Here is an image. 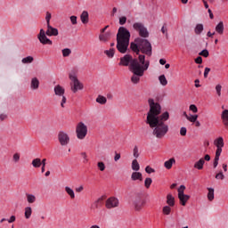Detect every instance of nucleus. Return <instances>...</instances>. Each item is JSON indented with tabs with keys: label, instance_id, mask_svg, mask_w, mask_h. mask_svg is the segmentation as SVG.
<instances>
[{
	"label": "nucleus",
	"instance_id": "f257e3e1",
	"mask_svg": "<svg viewBox=\"0 0 228 228\" xmlns=\"http://www.w3.org/2000/svg\"><path fill=\"white\" fill-rule=\"evenodd\" d=\"M170 118L169 115H148L146 124L153 130L156 138H163L168 133V125L165 124Z\"/></svg>",
	"mask_w": 228,
	"mask_h": 228
},
{
	"label": "nucleus",
	"instance_id": "f03ea898",
	"mask_svg": "<svg viewBox=\"0 0 228 228\" xmlns=\"http://www.w3.org/2000/svg\"><path fill=\"white\" fill-rule=\"evenodd\" d=\"M138 60L140 62L134 61L130 66V72L133 74L131 77L133 85L140 83V77H143L145 71L149 70L151 65L150 61H145V55H139Z\"/></svg>",
	"mask_w": 228,
	"mask_h": 228
},
{
	"label": "nucleus",
	"instance_id": "7ed1b4c3",
	"mask_svg": "<svg viewBox=\"0 0 228 228\" xmlns=\"http://www.w3.org/2000/svg\"><path fill=\"white\" fill-rule=\"evenodd\" d=\"M130 49L138 56H152V44L151 41L142 37H136L134 42L130 44Z\"/></svg>",
	"mask_w": 228,
	"mask_h": 228
},
{
	"label": "nucleus",
	"instance_id": "20e7f679",
	"mask_svg": "<svg viewBox=\"0 0 228 228\" xmlns=\"http://www.w3.org/2000/svg\"><path fill=\"white\" fill-rule=\"evenodd\" d=\"M69 77L71 81L70 86L73 94H76L77 90H83L84 88L83 83H81L79 79H77V74L76 73V71L74 70L70 71L69 74Z\"/></svg>",
	"mask_w": 228,
	"mask_h": 228
},
{
	"label": "nucleus",
	"instance_id": "39448f33",
	"mask_svg": "<svg viewBox=\"0 0 228 228\" xmlns=\"http://www.w3.org/2000/svg\"><path fill=\"white\" fill-rule=\"evenodd\" d=\"M54 94L57 95V101L61 102V108H65V103L67 102V97H65V88L61 86L57 85L54 86Z\"/></svg>",
	"mask_w": 228,
	"mask_h": 228
},
{
	"label": "nucleus",
	"instance_id": "423d86ee",
	"mask_svg": "<svg viewBox=\"0 0 228 228\" xmlns=\"http://www.w3.org/2000/svg\"><path fill=\"white\" fill-rule=\"evenodd\" d=\"M76 134L78 140H85L86 134H88V126L83 122L77 123L76 126Z\"/></svg>",
	"mask_w": 228,
	"mask_h": 228
},
{
	"label": "nucleus",
	"instance_id": "0eeeda50",
	"mask_svg": "<svg viewBox=\"0 0 228 228\" xmlns=\"http://www.w3.org/2000/svg\"><path fill=\"white\" fill-rule=\"evenodd\" d=\"M134 61H136V63L142 64L139 59H134L133 58V55L126 54L124 57L120 58L118 65L121 67H129V70H131V65H133Z\"/></svg>",
	"mask_w": 228,
	"mask_h": 228
},
{
	"label": "nucleus",
	"instance_id": "6e6552de",
	"mask_svg": "<svg viewBox=\"0 0 228 228\" xmlns=\"http://www.w3.org/2000/svg\"><path fill=\"white\" fill-rule=\"evenodd\" d=\"M133 28L138 31L140 38H149V30L145 28V25L142 22H134Z\"/></svg>",
	"mask_w": 228,
	"mask_h": 228
},
{
	"label": "nucleus",
	"instance_id": "1a4fd4ad",
	"mask_svg": "<svg viewBox=\"0 0 228 228\" xmlns=\"http://www.w3.org/2000/svg\"><path fill=\"white\" fill-rule=\"evenodd\" d=\"M131 38V32H129L125 27H120L117 34V41L129 43Z\"/></svg>",
	"mask_w": 228,
	"mask_h": 228
},
{
	"label": "nucleus",
	"instance_id": "9d476101",
	"mask_svg": "<svg viewBox=\"0 0 228 228\" xmlns=\"http://www.w3.org/2000/svg\"><path fill=\"white\" fill-rule=\"evenodd\" d=\"M148 104L150 106V110L147 115H159V113H161V105H159L158 102H155L154 99H149Z\"/></svg>",
	"mask_w": 228,
	"mask_h": 228
},
{
	"label": "nucleus",
	"instance_id": "9b49d317",
	"mask_svg": "<svg viewBox=\"0 0 228 228\" xmlns=\"http://www.w3.org/2000/svg\"><path fill=\"white\" fill-rule=\"evenodd\" d=\"M133 204L135 211H142V209L145 208V205L147 204V200H144L143 196L137 195L135 196Z\"/></svg>",
	"mask_w": 228,
	"mask_h": 228
},
{
	"label": "nucleus",
	"instance_id": "f8f14e48",
	"mask_svg": "<svg viewBox=\"0 0 228 228\" xmlns=\"http://www.w3.org/2000/svg\"><path fill=\"white\" fill-rule=\"evenodd\" d=\"M37 38L43 45H53V41L48 38L47 34L44 28L40 29Z\"/></svg>",
	"mask_w": 228,
	"mask_h": 228
},
{
	"label": "nucleus",
	"instance_id": "ddd939ff",
	"mask_svg": "<svg viewBox=\"0 0 228 228\" xmlns=\"http://www.w3.org/2000/svg\"><path fill=\"white\" fill-rule=\"evenodd\" d=\"M118 206H120V200L116 197H110L105 201V208L107 209H115V208H118Z\"/></svg>",
	"mask_w": 228,
	"mask_h": 228
},
{
	"label": "nucleus",
	"instance_id": "4468645a",
	"mask_svg": "<svg viewBox=\"0 0 228 228\" xmlns=\"http://www.w3.org/2000/svg\"><path fill=\"white\" fill-rule=\"evenodd\" d=\"M58 141L62 147H65L68 143H70V137L69 136V134L61 131L58 134Z\"/></svg>",
	"mask_w": 228,
	"mask_h": 228
},
{
	"label": "nucleus",
	"instance_id": "2eb2a0df",
	"mask_svg": "<svg viewBox=\"0 0 228 228\" xmlns=\"http://www.w3.org/2000/svg\"><path fill=\"white\" fill-rule=\"evenodd\" d=\"M129 47V43L125 41H117V49L121 54H126L127 53V48Z\"/></svg>",
	"mask_w": 228,
	"mask_h": 228
},
{
	"label": "nucleus",
	"instance_id": "dca6fc26",
	"mask_svg": "<svg viewBox=\"0 0 228 228\" xmlns=\"http://www.w3.org/2000/svg\"><path fill=\"white\" fill-rule=\"evenodd\" d=\"M47 37H58V28H53L51 24L47 25V30L45 31Z\"/></svg>",
	"mask_w": 228,
	"mask_h": 228
},
{
	"label": "nucleus",
	"instance_id": "f3484780",
	"mask_svg": "<svg viewBox=\"0 0 228 228\" xmlns=\"http://www.w3.org/2000/svg\"><path fill=\"white\" fill-rule=\"evenodd\" d=\"M185 118L189 122H195L196 127H200V122L197 121V118H199L198 115H185Z\"/></svg>",
	"mask_w": 228,
	"mask_h": 228
},
{
	"label": "nucleus",
	"instance_id": "a211bd4d",
	"mask_svg": "<svg viewBox=\"0 0 228 228\" xmlns=\"http://www.w3.org/2000/svg\"><path fill=\"white\" fill-rule=\"evenodd\" d=\"M111 38V32L108 31V32H103L101 33L99 36V40L100 42H108V40H110Z\"/></svg>",
	"mask_w": 228,
	"mask_h": 228
},
{
	"label": "nucleus",
	"instance_id": "6ab92c4d",
	"mask_svg": "<svg viewBox=\"0 0 228 228\" xmlns=\"http://www.w3.org/2000/svg\"><path fill=\"white\" fill-rule=\"evenodd\" d=\"M181 206H186V202L190 200V195L188 194H180L178 195Z\"/></svg>",
	"mask_w": 228,
	"mask_h": 228
},
{
	"label": "nucleus",
	"instance_id": "aec40b11",
	"mask_svg": "<svg viewBox=\"0 0 228 228\" xmlns=\"http://www.w3.org/2000/svg\"><path fill=\"white\" fill-rule=\"evenodd\" d=\"M206 161H204V158H200L198 161L194 163V168L196 170H202L204 168V164Z\"/></svg>",
	"mask_w": 228,
	"mask_h": 228
},
{
	"label": "nucleus",
	"instance_id": "412c9836",
	"mask_svg": "<svg viewBox=\"0 0 228 228\" xmlns=\"http://www.w3.org/2000/svg\"><path fill=\"white\" fill-rule=\"evenodd\" d=\"M38 86H40V81L38 78L33 77L30 82L31 90H38Z\"/></svg>",
	"mask_w": 228,
	"mask_h": 228
},
{
	"label": "nucleus",
	"instance_id": "4be33fe9",
	"mask_svg": "<svg viewBox=\"0 0 228 228\" xmlns=\"http://www.w3.org/2000/svg\"><path fill=\"white\" fill-rule=\"evenodd\" d=\"M132 181H143V175L140 172H134L131 175Z\"/></svg>",
	"mask_w": 228,
	"mask_h": 228
},
{
	"label": "nucleus",
	"instance_id": "5701e85b",
	"mask_svg": "<svg viewBox=\"0 0 228 228\" xmlns=\"http://www.w3.org/2000/svg\"><path fill=\"white\" fill-rule=\"evenodd\" d=\"M214 145H216V149H224V137H218L214 141Z\"/></svg>",
	"mask_w": 228,
	"mask_h": 228
},
{
	"label": "nucleus",
	"instance_id": "b1692460",
	"mask_svg": "<svg viewBox=\"0 0 228 228\" xmlns=\"http://www.w3.org/2000/svg\"><path fill=\"white\" fill-rule=\"evenodd\" d=\"M167 204L171 208H174V206H175V198H174L172 194H167Z\"/></svg>",
	"mask_w": 228,
	"mask_h": 228
},
{
	"label": "nucleus",
	"instance_id": "393cba45",
	"mask_svg": "<svg viewBox=\"0 0 228 228\" xmlns=\"http://www.w3.org/2000/svg\"><path fill=\"white\" fill-rule=\"evenodd\" d=\"M80 20L82 22V24H88V12L86 11H83V12L80 15Z\"/></svg>",
	"mask_w": 228,
	"mask_h": 228
},
{
	"label": "nucleus",
	"instance_id": "a878e982",
	"mask_svg": "<svg viewBox=\"0 0 228 228\" xmlns=\"http://www.w3.org/2000/svg\"><path fill=\"white\" fill-rule=\"evenodd\" d=\"M65 191L67 195L71 199V200H74L76 199V193L74 192V190L69 186L65 187Z\"/></svg>",
	"mask_w": 228,
	"mask_h": 228
},
{
	"label": "nucleus",
	"instance_id": "bb28decb",
	"mask_svg": "<svg viewBox=\"0 0 228 228\" xmlns=\"http://www.w3.org/2000/svg\"><path fill=\"white\" fill-rule=\"evenodd\" d=\"M208 200L210 201V202H213V200H215V189L213 188H208Z\"/></svg>",
	"mask_w": 228,
	"mask_h": 228
},
{
	"label": "nucleus",
	"instance_id": "cd10ccee",
	"mask_svg": "<svg viewBox=\"0 0 228 228\" xmlns=\"http://www.w3.org/2000/svg\"><path fill=\"white\" fill-rule=\"evenodd\" d=\"M175 164V159L172 158L168 160H167L165 163H164V167L165 168H167V170H170V168H172V165Z\"/></svg>",
	"mask_w": 228,
	"mask_h": 228
},
{
	"label": "nucleus",
	"instance_id": "c85d7f7f",
	"mask_svg": "<svg viewBox=\"0 0 228 228\" xmlns=\"http://www.w3.org/2000/svg\"><path fill=\"white\" fill-rule=\"evenodd\" d=\"M216 33H218V35H224V21H220L216 26Z\"/></svg>",
	"mask_w": 228,
	"mask_h": 228
},
{
	"label": "nucleus",
	"instance_id": "c756f323",
	"mask_svg": "<svg viewBox=\"0 0 228 228\" xmlns=\"http://www.w3.org/2000/svg\"><path fill=\"white\" fill-rule=\"evenodd\" d=\"M26 197L27 202H28V204H35V202H37V197L35 195L27 193Z\"/></svg>",
	"mask_w": 228,
	"mask_h": 228
},
{
	"label": "nucleus",
	"instance_id": "7c9ffc66",
	"mask_svg": "<svg viewBox=\"0 0 228 228\" xmlns=\"http://www.w3.org/2000/svg\"><path fill=\"white\" fill-rule=\"evenodd\" d=\"M32 167H34V168H40V167H42V159L38 158L34 159L32 160Z\"/></svg>",
	"mask_w": 228,
	"mask_h": 228
},
{
	"label": "nucleus",
	"instance_id": "2f4dec72",
	"mask_svg": "<svg viewBox=\"0 0 228 228\" xmlns=\"http://www.w3.org/2000/svg\"><path fill=\"white\" fill-rule=\"evenodd\" d=\"M204 31V25L202 24H197L194 28V33L196 35H200Z\"/></svg>",
	"mask_w": 228,
	"mask_h": 228
},
{
	"label": "nucleus",
	"instance_id": "473e14b6",
	"mask_svg": "<svg viewBox=\"0 0 228 228\" xmlns=\"http://www.w3.org/2000/svg\"><path fill=\"white\" fill-rule=\"evenodd\" d=\"M32 214H33V209L31 208V207L25 208V218L27 220H29V218H31Z\"/></svg>",
	"mask_w": 228,
	"mask_h": 228
},
{
	"label": "nucleus",
	"instance_id": "72a5a7b5",
	"mask_svg": "<svg viewBox=\"0 0 228 228\" xmlns=\"http://www.w3.org/2000/svg\"><path fill=\"white\" fill-rule=\"evenodd\" d=\"M132 170L134 172H138V170H140V163H138L136 159L132 161Z\"/></svg>",
	"mask_w": 228,
	"mask_h": 228
},
{
	"label": "nucleus",
	"instance_id": "f704fd0d",
	"mask_svg": "<svg viewBox=\"0 0 228 228\" xmlns=\"http://www.w3.org/2000/svg\"><path fill=\"white\" fill-rule=\"evenodd\" d=\"M159 81L162 86H167V85H168V80H167V77H165V75H160L159 77Z\"/></svg>",
	"mask_w": 228,
	"mask_h": 228
},
{
	"label": "nucleus",
	"instance_id": "c9c22d12",
	"mask_svg": "<svg viewBox=\"0 0 228 228\" xmlns=\"http://www.w3.org/2000/svg\"><path fill=\"white\" fill-rule=\"evenodd\" d=\"M162 213H163V215H166L167 216H168V215H170L172 213V207H170L168 205L163 207Z\"/></svg>",
	"mask_w": 228,
	"mask_h": 228
},
{
	"label": "nucleus",
	"instance_id": "e433bc0d",
	"mask_svg": "<svg viewBox=\"0 0 228 228\" xmlns=\"http://www.w3.org/2000/svg\"><path fill=\"white\" fill-rule=\"evenodd\" d=\"M96 102H98V104H106V102H108V99L102 95H98Z\"/></svg>",
	"mask_w": 228,
	"mask_h": 228
},
{
	"label": "nucleus",
	"instance_id": "4c0bfd02",
	"mask_svg": "<svg viewBox=\"0 0 228 228\" xmlns=\"http://www.w3.org/2000/svg\"><path fill=\"white\" fill-rule=\"evenodd\" d=\"M104 53L108 56V58H113V56H115V50L110 48V50H105Z\"/></svg>",
	"mask_w": 228,
	"mask_h": 228
},
{
	"label": "nucleus",
	"instance_id": "58836bf2",
	"mask_svg": "<svg viewBox=\"0 0 228 228\" xmlns=\"http://www.w3.org/2000/svg\"><path fill=\"white\" fill-rule=\"evenodd\" d=\"M35 59L33 58V56H28V57H25L21 60V62L24 63V64H27V63H33V61Z\"/></svg>",
	"mask_w": 228,
	"mask_h": 228
},
{
	"label": "nucleus",
	"instance_id": "ea45409f",
	"mask_svg": "<svg viewBox=\"0 0 228 228\" xmlns=\"http://www.w3.org/2000/svg\"><path fill=\"white\" fill-rule=\"evenodd\" d=\"M133 156L134 158H135V159H138V158H140V151L138 150V146H134L133 149Z\"/></svg>",
	"mask_w": 228,
	"mask_h": 228
},
{
	"label": "nucleus",
	"instance_id": "a19ab883",
	"mask_svg": "<svg viewBox=\"0 0 228 228\" xmlns=\"http://www.w3.org/2000/svg\"><path fill=\"white\" fill-rule=\"evenodd\" d=\"M71 53H72V50H70L69 48L62 49V56L64 58H67L68 56H70Z\"/></svg>",
	"mask_w": 228,
	"mask_h": 228
},
{
	"label": "nucleus",
	"instance_id": "79ce46f5",
	"mask_svg": "<svg viewBox=\"0 0 228 228\" xmlns=\"http://www.w3.org/2000/svg\"><path fill=\"white\" fill-rule=\"evenodd\" d=\"M97 167L100 172H104V170H106V165L102 161L98 162Z\"/></svg>",
	"mask_w": 228,
	"mask_h": 228
},
{
	"label": "nucleus",
	"instance_id": "37998d69",
	"mask_svg": "<svg viewBox=\"0 0 228 228\" xmlns=\"http://www.w3.org/2000/svg\"><path fill=\"white\" fill-rule=\"evenodd\" d=\"M151 184H152V178H146L144 180V186L145 188H147V190H149V188H151Z\"/></svg>",
	"mask_w": 228,
	"mask_h": 228
},
{
	"label": "nucleus",
	"instance_id": "c03bdc74",
	"mask_svg": "<svg viewBox=\"0 0 228 228\" xmlns=\"http://www.w3.org/2000/svg\"><path fill=\"white\" fill-rule=\"evenodd\" d=\"M216 179H219L220 181H224V179H225V175H224L223 171H220L218 174L216 175Z\"/></svg>",
	"mask_w": 228,
	"mask_h": 228
},
{
	"label": "nucleus",
	"instance_id": "a18cd8bd",
	"mask_svg": "<svg viewBox=\"0 0 228 228\" xmlns=\"http://www.w3.org/2000/svg\"><path fill=\"white\" fill-rule=\"evenodd\" d=\"M221 118L223 120L224 126H225V127H228V115H222Z\"/></svg>",
	"mask_w": 228,
	"mask_h": 228
},
{
	"label": "nucleus",
	"instance_id": "49530a36",
	"mask_svg": "<svg viewBox=\"0 0 228 228\" xmlns=\"http://www.w3.org/2000/svg\"><path fill=\"white\" fill-rule=\"evenodd\" d=\"M199 54H200V56H203L204 58H208V56H209V51H208V49H204Z\"/></svg>",
	"mask_w": 228,
	"mask_h": 228
},
{
	"label": "nucleus",
	"instance_id": "de8ad7c7",
	"mask_svg": "<svg viewBox=\"0 0 228 228\" xmlns=\"http://www.w3.org/2000/svg\"><path fill=\"white\" fill-rule=\"evenodd\" d=\"M216 91L218 97H220L222 95V86L220 84L216 86Z\"/></svg>",
	"mask_w": 228,
	"mask_h": 228
},
{
	"label": "nucleus",
	"instance_id": "09e8293b",
	"mask_svg": "<svg viewBox=\"0 0 228 228\" xmlns=\"http://www.w3.org/2000/svg\"><path fill=\"white\" fill-rule=\"evenodd\" d=\"M46 161H47V159H43L41 160V165H42L41 172H42V174H44V172H45V164H46Z\"/></svg>",
	"mask_w": 228,
	"mask_h": 228
},
{
	"label": "nucleus",
	"instance_id": "8fccbe9b",
	"mask_svg": "<svg viewBox=\"0 0 228 228\" xmlns=\"http://www.w3.org/2000/svg\"><path fill=\"white\" fill-rule=\"evenodd\" d=\"M222 155V148H216L215 158L220 159V156Z\"/></svg>",
	"mask_w": 228,
	"mask_h": 228
},
{
	"label": "nucleus",
	"instance_id": "3c124183",
	"mask_svg": "<svg viewBox=\"0 0 228 228\" xmlns=\"http://www.w3.org/2000/svg\"><path fill=\"white\" fill-rule=\"evenodd\" d=\"M184 190H186V186L181 185L180 188H178V195H184Z\"/></svg>",
	"mask_w": 228,
	"mask_h": 228
},
{
	"label": "nucleus",
	"instance_id": "603ef678",
	"mask_svg": "<svg viewBox=\"0 0 228 228\" xmlns=\"http://www.w3.org/2000/svg\"><path fill=\"white\" fill-rule=\"evenodd\" d=\"M126 22H127V17L123 16L119 18V24L120 26H124V24H126Z\"/></svg>",
	"mask_w": 228,
	"mask_h": 228
},
{
	"label": "nucleus",
	"instance_id": "864d4df0",
	"mask_svg": "<svg viewBox=\"0 0 228 228\" xmlns=\"http://www.w3.org/2000/svg\"><path fill=\"white\" fill-rule=\"evenodd\" d=\"M186 133H188V130L186 129V127L183 126L180 128L181 136H186Z\"/></svg>",
	"mask_w": 228,
	"mask_h": 228
},
{
	"label": "nucleus",
	"instance_id": "5fc2aeb1",
	"mask_svg": "<svg viewBox=\"0 0 228 228\" xmlns=\"http://www.w3.org/2000/svg\"><path fill=\"white\" fill-rule=\"evenodd\" d=\"M45 20H46V24L47 26H49V24H51V12H46V16H45Z\"/></svg>",
	"mask_w": 228,
	"mask_h": 228
},
{
	"label": "nucleus",
	"instance_id": "6e6d98bb",
	"mask_svg": "<svg viewBox=\"0 0 228 228\" xmlns=\"http://www.w3.org/2000/svg\"><path fill=\"white\" fill-rule=\"evenodd\" d=\"M145 172L147 174H154L155 170H154V168H152L150 166H148V167H145Z\"/></svg>",
	"mask_w": 228,
	"mask_h": 228
},
{
	"label": "nucleus",
	"instance_id": "4d7b16f0",
	"mask_svg": "<svg viewBox=\"0 0 228 228\" xmlns=\"http://www.w3.org/2000/svg\"><path fill=\"white\" fill-rule=\"evenodd\" d=\"M13 161H15V163L19 162V160L20 159V154L19 153H15L12 157Z\"/></svg>",
	"mask_w": 228,
	"mask_h": 228
},
{
	"label": "nucleus",
	"instance_id": "13d9d810",
	"mask_svg": "<svg viewBox=\"0 0 228 228\" xmlns=\"http://www.w3.org/2000/svg\"><path fill=\"white\" fill-rule=\"evenodd\" d=\"M71 24L76 25L77 24V16H70Z\"/></svg>",
	"mask_w": 228,
	"mask_h": 228
},
{
	"label": "nucleus",
	"instance_id": "bf43d9fd",
	"mask_svg": "<svg viewBox=\"0 0 228 228\" xmlns=\"http://www.w3.org/2000/svg\"><path fill=\"white\" fill-rule=\"evenodd\" d=\"M190 110L192 111V113H197L198 111L197 106L194 104L190 105Z\"/></svg>",
	"mask_w": 228,
	"mask_h": 228
},
{
	"label": "nucleus",
	"instance_id": "052dcab7",
	"mask_svg": "<svg viewBox=\"0 0 228 228\" xmlns=\"http://www.w3.org/2000/svg\"><path fill=\"white\" fill-rule=\"evenodd\" d=\"M103 199L102 198H99L95 202H94V205H95V208H99V206H101V202H102Z\"/></svg>",
	"mask_w": 228,
	"mask_h": 228
},
{
	"label": "nucleus",
	"instance_id": "680f3d73",
	"mask_svg": "<svg viewBox=\"0 0 228 228\" xmlns=\"http://www.w3.org/2000/svg\"><path fill=\"white\" fill-rule=\"evenodd\" d=\"M81 156L84 159V163H88V159H87V156H86V152H82Z\"/></svg>",
	"mask_w": 228,
	"mask_h": 228
},
{
	"label": "nucleus",
	"instance_id": "e2e57ef3",
	"mask_svg": "<svg viewBox=\"0 0 228 228\" xmlns=\"http://www.w3.org/2000/svg\"><path fill=\"white\" fill-rule=\"evenodd\" d=\"M121 155L120 153H118L117 151L115 152V156H114V161H118V159H120Z\"/></svg>",
	"mask_w": 228,
	"mask_h": 228
},
{
	"label": "nucleus",
	"instance_id": "0e129e2a",
	"mask_svg": "<svg viewBox=\"0 0 228 228\" xmlns=\"http://www.w3.org/2000/svg\"><path fill=\"white\" fill-rule=\"evenodd\" d=\"M218 161H220V159H214V163H213V167L214 168H216V167H218Z\"/></svg>",
	"mask_w": 228,
	"mask_h": 228
},
{
	"label": "nucleus",
	"instance_id": "69168bd1",
	"mask_svg": "<svg viewBox=\"0 0 228 228\" xmlns=\"http://www.w3.org/2000/svg\"><path fill=\"white\" fill-rule=\"evenodd\" d=\"M209 72H211V69L205 68L204 77H208V74H209Z\"/></svg>",
	"mask_w": 228,
	"mask_h": 228
},
{
	"label": "nucleus",
	"instance_id": "338daca9",
	"mask_svg": "<svg viewBox=\"0 0 228 228\" xmlns=\"http://www.w3.org/2000/svg\"><path fill=\"white\" fill-rule=\"evenodd\" d=\"M161 31H162L163 35H167V36L168 35V33H167L168 29L167 28V27L163 26L161 28Z\"/></svg>",
	"mask_w": 228,
	"mask_h": 228
},
{
	"label": "nucleus",
	"instance_id": "774afa93",
	"mask_svg": "<svg viewBox=\"0 0 228 228\" xmlns=\"http://www.w3.org/2000/svg\"><path fill=\"white\" fill-rule=\"evenodd\" d=\"M195 63H198L199 65H200V63H202V57L199 56L195 59Z\"/></svg>",
	"mask_w": 228,
	"mask_h": 228
}]
</instances>
